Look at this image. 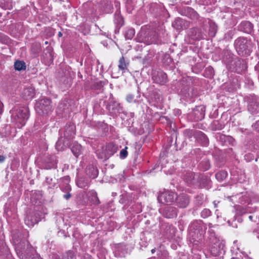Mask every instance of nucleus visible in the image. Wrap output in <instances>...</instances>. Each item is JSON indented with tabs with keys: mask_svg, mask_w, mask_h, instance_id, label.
<instances>
[{
	"mask_svg": "<svg viewBox=\"0 0 259 259\" xmlns=\"http://www.w3.org/2000/svg\"><path fill=\"white\" fill-rule=\"evenodd\" d=\"M209 180L207 178L200 176L199 179V182L196 185H199L201 187H206L209 186Z\"/></svg>",
	"mask_w": 259,
	"mask_h": 259,
	"instance_id": "b1692460",
	"label": "nucleus"
},
{
	"mask_svg": "<svg viewBox=\"0 0 259 259\" xmlns=\"http://www.w3.org/2000/svg\"><path fill=\"white\" fill-rule=\"evenodd\" d=\"M157 39H158L157 36H153L152 38H150V39H149V37H148L147 39L146 40V38L145 39H140V38H137V41L139 42H143L146 45H150L152 43H155Z\"/></svg>",
	"mask_w": 259,
	"mask_h": 259,
	"instance_id": "a878e982",
	"label": "nucleus"
},
{
	"mask_svg": "<svg viewBox=\"0 0 259 259\" xmlns=\"http://www.w3.org/2000/svg\"><path fill=\"white\" fill-rule=\"evenodd\" d=\"M210 28L213 29V31H211L210 33H212V35H214L217 31V26L214 24H213L211 25Z\"/></svg>",
	"mask_w": 259,
	"mask_h": 259,
	"instance_id": "4c0bfd02",
	"label": "nucleus"
},
{
	"mask_svg": "<svg viewBox=\"0 0 259 259\" xmlns=\"http://www.w3.org/2000/svg\"><path fill=\"white\" fill-rule=\"evenodd\" d=\"M205 231L201 221H195L189 227V235L192 238L191 241L195 244L201 239Z\"/></svg>",
	"mask_w": 259,
	"mask_h": 259,
	"instance_id": "f03ea898",
	"label": "nucleus"
},
{
	"mask_svg": "<svg viewBox=\"0 0 259 259\" xmlns=\"http://www.w3.org/2000/svg\"><path fill=\"white\" fill-rule=\"evenodd\" d=\"M115 23L117 24V26L121 27L124 24V21L122 17H117L115 20Z\"/></svg>",
	"mask_w": 259,
	"mask_h": 259,
	"instance_id": "2f4dec72",
	"label": "nucleus"
},
{
	"mask_svg": "<svg viewBox=\"0 0 259 259\" xmlns=\"http://www.w3.org/2000/svg\"><path fill=\"white\" fill-rule=\"evenodd\" d=\"M75 127L73 124L66 125L65 127L64 136L66 137H70L75 134Z\"/></svg>",
	"mask_w": 259,
	"mask_h": 259,
	"instance_id": "a211bd4d",
	"label": "nucleus"
},
{
	"mask_svg": "<svg viewBox=\"0 0 259 259\" xmlns=\"http://www.w3.org/2000/svg\"><path fill=\"white\" fill-rule=\"evenodd\" d=\"M71 196V195L69 192L63 195V197L66 200H68Z\"/></svg>",
	"mask_w": 259,
	"mask_h": 259,
	"instance_id": "ea45409f",
	"label": "nucleus"
},
{
	"mask_svg": "<svg viewBox=\"0 0 259 259\" xmlns=\"http://www.w3.org/2000/svg\"><path fill=\"white\" fill-rule=\"evenodd\" d=\"M235 47L239 55H248L250 51V41L245 38L239 37L235 41Z\"/></svg>",
	"mask_w": 259,
	"mask_h": 259,
	"instance_id": "20e7f679",
	"label": "nucleus"
},
{
	"mask_svg": "<svg viewBox=\"0 0 259 259\" xmlns=\"http://www.w3.org/2000/svg\"><path fill=\"white\" fill-rule=\"evenodd\" d=\"M12 120L18 127L24 125L29 118V109L26 107H15L11 111Z\"/></svg>",
	"mask_w": 259,
	"mask_h": 259,
	"instance_id": "f257e3e1",
	"label": "nucleus"
},
{
	"mask_svg": "<svg viewBox=\"0 0 259 259\" xmlns=\"http://www.w3.org/2000/svg\"><path fill=\"white\" fill-rule=\"evenodd\" d=\"M8 41V38L7 36L0 33V42L6 44Z\"/></svg>",
	"mask_w": 259,
	"mask_h": 259,
	"instance_id": "72a5a7b5",
	"label": "nucleus"
},
{
	"mask_svg": "<svg viewBox=\"0 0 259 259\" xmlns=\"http://www.w3.org/2000/svg\"><path fill=\"white\" fill-rule=\"evenodd\" d=\"M127 147H125L124 149H122L120 152V157L122 159H124L127 156Z\"/></svg>",
	"mask_w": 259,
	"mask_h": 259,
	"instance_id": "473e14b6",
	"label": "nucleus"
},
{
	"mask_svg": "<svg viewBox=\"0 0 259 259\" xmlns=\"http://www.w3.org/2000/svg\"><path fill=\"white\" fill-rule=\"evenodd\" d=\"M15 69L20 71L26 69L25 63L23 61H16L14 63Z\"/></svg>",
	"mask_w": 259,
	"mask_h": 259,
	"instance_id": "393cba45",
	"label": "nucleus"
},
{
	"mask_svg": "<svg viewBox=\"0 0 259 259\" xmlns=\"http://www.w3.org/2000/svg\"><path fill=\"white\" fill-rule=\"evenodd\" d=\"M176 197V194L172 192L165 191L161 192L158 196L159 202L164 204H169L173 202Z\"/></svg>",
	"mask_w": 259,
	"mask_h": 259,
	"instance_id": "39448f33",
	"label": "nucleus"
},
{
	"mask_svg": "<svg viewBox=\"0 0 259 259\" xmlns=\"http://www.w3.org/2000/svg\"><path fill=\"white\" fill-rule=\"evenodd\" d=\"M5 159V157L3 155H0V162H3Z\"/></svg>",
	"mask_w": 259,
	"mask_h": 259,
	"instance_id": "79ce46f5",
	"label": "nucleus"
},
{
	"mask_svg": "<svg viewBox=\"0 0 259 259\" xmlns=\"http://www.w3.org/2000/svg\"><path fill=\"white\" fill-rule=\"evenodd\" d=\"M253 127L257 131H259V120L257 121L253 125Z\"/></svg>",
	"mask_w": 259,
	"mask_h": 259,
	"instance_id": "58836bf2",
	"label": "nucleus"
},
{
	"mask_svg": "<svg viewBox=\"0 0 259 259\" xmlns=\"http://www.w3.org/2000/svg\"><path fill=\"white\" fill-rule=\"evenodd\" d=\"M227 176V173L225 171H221L215 174L216 179L219 181H222L224 180Z\"/></svg>",
	"mask_w": 259,
	"mask_h": 259,
	"instance_id": "c85d7f7f",
	"label": "nucleus"
},
{
	"mask_svg": "<svg viewBox=\"0 0 259 259\" xmlns=\"http://www.w3.org/2000/svg\"><path fill=\"white\" fill-rule=\"evenodd\" d=\"M18 247H19V246H18V247H16V251H17V250L19 249H18Z\"/></svg>",
	"mask_w": 259,
	"mask_h": 259,
	"instance_id": "603ef678",
	"label": "nucleus"
},
{
	"mask_svg": "<svg viewBox=\"0 0 259 259\" xmlns=\"http://www.w3.org/2000/svg\"><path fill=\"white\" fill-rule=\"evenodd\" d=\"M128 65V62H126L123 56L120 58L118 64V68L119 70H122L123 72H125V71L128 70L127 67Z\"/></svg>",
	"mask_w": 259,
	"mask_h": 259,
	"instance_id": "4be33fe9",
	"label": "nucleus"
},
{
	"mask_svg": "<svg viewBox=\"0 0 259 259\" xmlns=\"http://www.w3.org/2000/svg\"><path fill=\"white\" fill-rule=\"evenodd\" d=\"M65 190L66 191H70L71 190V187L69 185H67L66 187H65Z\"/></svg>",
	"mask_w": 259,
	"mask_h": 259,
	"instance_id": "37998d69",
	"label": "nucleus"
},
{
	"mask_svg": "<svg viewBox=\"0 0 259 259\" xmlns=\"http://www.w3.org/2000/svg\"><path fill=\"white\" fill-rule=\"evenodd\" d=\"M3 104L2 102H0V115L3 112Z\"/></svg>",
	"mask_w": 259,
	"mask_h": 259,
	"instance_id": "a19ab883",
	"label": "nucleus"
},
{
	"mask_svg": "<svg viewBox=\"0 0 259 259\" xmlns=\"http://www.w3.org/2000/svg\"><path fill=\"white\" fill-rule=\"evenodd\" d=\"M71 150L74 155L77 157L81 153L82 147L78 143H74L71 147Z\"/></svg>",
	"mask_w": 259,
	"mask_h": 259,
	"instance_id": "412c9836",
	"label": "nucleus"
},
{
	"mask_svg": "<svg viewBox=\"0 0 259 259\" xmlns=\"http://www.w3.org/2000/svg\"><path fill=\"white\" fill-rule=\"evenodd\" d=\"M35 95L34 89L32 87L25 88L21 93L22 97L25 100H30L33 98Z\"/></svg>",
	"mask_w": 259,
	"mask_h": 259,
	"instance_id": "4468645a",
	"label": "nucleus"
},
{
	"mask_svg": "<svg viewBox=\"0 0 259 259\" xmlns=\"http://www.w3.org/2000/svg\"><path fill=\"white\" fill-rule=\"evenodd\" d=\"M200 175L192 172H187L184 175V180L189 185H196L199 182Z\"/></svg>",
	"mask_w": 259,
	"mask_h": 259,
	"instance_id": "6e6552de",
	"label": "nucleus"
},
{
	"mask_svg": "<svg viewBox=\"0 0 259 259\" xmlns=\"http://www.w3.org/2000/svg\"><path fill=\"white\" fill-rule=\"evenodd\" d=\"M207 70L209 71L210 72V75L212 74V72H213V69L212 68H208L207 69Z\"/></svg>",
	"mask_w": 259,
	"mask_h": 259,
	"instance_id": "c03bdc74",
	"label": "nucleus"
},
{
	"mask_svg": "<svg viewBox=\"0 0 259 259\" xmlns=\"http://www.w3.org/2000/svg\"><path fill=\"white\" fill-rule=\"evenodd\" d=\"M199 166L203 170H206L210 167L209 162L208 160L203 161L199 164Z\"/></svg>",
	"mask_w": 259,
	"mask_h": 259,
	"instance_id": "c756f323",
	"label": "nucleus"
},
{
	"mask_svg": "<svg viewBox=\"0 0 259 259\" xmlns=\"http://www.w3.org/2000/svg\"><path fill=\"white\" fill-rule=\"evenodd\" d=\"M76 184L79 188H85L88 186L89 180L83 177L78 178L76 180Z\"/></svg>",
	"mask_w": 259,
	"mask_h": 259,
	"instance_id": "5701e85b",
	"label": "nucleus"
},
{
	"mask_svg": "<svg viewBox=\"0 0 259 259\" xmlns=\"http://www.w3.org/2000/svg\"><path fill=\"white\" fill-rule=\"evenodd\" d=\"M252 218H253V217H252V215H250V216L249 217V219L250 220H252Z\"/></svg>",
	"mask_w": 259,
	"mask_h": 259,
	"instance_id": "09e8293b",
	"label": "nucleus"
},
{
	"mask_svg": "<svg viewBox=\"0 0 259 259\" xmlns=\"http://www.w3.org/2000/svg\"><path fill=\"white\" fill-rule=\"evenodd\" d=\"M241 26L243 27L244 31L247 32L251 31L253 27L252 24L249 21L242 22Z\"/></svg>",
	"mask_w": 259,
	"mask_h": 259,
	"instance_id": "bb28decb",
	"label": "nucleus"
},
{
	"mask_svg": "<svg viewBox=\"0 0 259 259\" xmlns=\"http://www.w3.org/2000/svg\"><path fill=\"white\" fill-rule=\"evenodd\" d=\"M211 214V211L209 209L204 208L201 212V215L203 218H207Z\"/></svg>",
	"mask_w": 259,
	"mask_h": 259,
	"instance_id": "7c9ffc66",
	"label": "nucleus"
},
{
	"mask_svg": "<svg viewBox=\"0 0 259 259\" xmlns=\"http://www.w3.org/2000/svg\"><path fill=\"white\" fill-rule=\"evenodd\" d=\"M64 179H65L67 182H68L69 181V177H65L64 178Z\"/></svg>",
	"mask_w": 259,
	"mask_h": 259,
	"instance_id": "a18cd8bd",
	"label": "nucleus"
},
{
	"mask_svg": "<svg viewBox=\"0 0 259 259\" xmlns=\"http://www.w3.org/2000/svg\"><path fill=\"white\" fill-rule=\"evenodd\" d=\"M46 163L48 165H46V168L50 169L52 168H56L57 165V160L55 156H51L46 159Z\"/></svg>",
	"mask_w": 259,
	"mask_h": 259,
	"instance_id": "6ab92c4d",
	"label": "nucleus"
},
{
	"mask_svg": "<svg viewBox=\"0 0 259 259\" xmlns=\"http://www.w3.org/2000/svg\"><path fill=\"white\" fill-rule=\"evenodd\" d=\"M177 209L174 206L165 207L162 211L163 215L167 218H173L177 215Z\"/></svg>",
	"mask_w": 259,
	"mask_h": 259,
	"instance_id": "f8f14e48",
	"label": "nucleus"
},
{
	"mask_svg": "<svg viewBox=\"0 0 259 259\" xmlns=\"http://www.w3.org/2000/svg\"><path fill=\"white\" fill-rule=\"evenodd\" d=\"M197 140L201 142L203 146H206L208 144V139L206 136L202 132L199 131L196 134Z\"/></svg>",
	"mask_w": 259,
	"mask_h": 259,
	"instance_id": "f3484780",
	"label": "nucleus"
},
{
	"mask_svg": "<svg viewBox=\"0 0 259 259\" xmlns=\"http://www.w3.org/2000/svg\"><path fill=\"white\" fill-rule=\"evenodd\" d=\"M59 143H60V141H58L56 143V146L57 149H58V146H59Z\"/></svg>",
	"mask_w": 259,
	"mask_h": 259,
	"instance_id": "49530a36",
	"label": "nucleus"
},
{
	"mask_svg": "<svg viewBox=\"0 0 259 259\" xmlns=\"http://www.w3.org/2000/svg\"><path fill=\"white\" fill-rule=\"evenodd\" d=\"M126 100L129 103H131L133 102H135L136 101V100L134 99V95H133L132 94H128L127 95Z\"/></svg>",
	"mask_w": 259,
	"mask_h": 259,
	"instance_id": "f704fd0d",
	"label": "nucleus"
},
{
	"mask_svg": "<svg viewBox=\"0 0 259 259\" xmlns=\"http://www.w3.org/2000/svg\"><path fill=\"white\" fill-rule=\"evenodd\" d=\"M48 180H49V178H47L46 179V181H47V182L49 183V182L48 181Z\"/></svg>",
	"mask_w": 259,
	"mask_h": 259,
	"instance_id": "3c124183",
	"label": "nucleus"
},
{
	"mask_svg": "<svg viewBox=\"0 0 259 259\" xmlns=\"http://www.w3.org/2000/svg\"><path fill=\"white\" fill-rule=\"evenodd\" d=\"M85 171L87 175L92 179H95L98 175V169L92 165H89L86 168Z\"/></svg>",
	"mask_w": 259,
	"mask_h": 259,
	"instance_id": "dca6fc26",
	"label": "nucleus"
},
{
	"mask_svg": "<svg viewBox=\"0 0 259 259\" xmlns=\"http://www.w3.org/2000/svg\"><path fill=\"white\" fill-rule=\"evenodd\" d=\"M51 101L46 98H42L36 101L35 109L36 112L40 115L49 114L52 111Z\"/></svg>",
	"mask_w": 259,
	"mask_h": 259,
	"instance_id": "7ed1b4c3",
	"label": "nucleus"
},
{
	"mask_svg": "<svg viewBox=\"0 0 259 259\" xmlns=\"http://www.w3.org/2000/svg\"><path fill=\"white\" fill-rule=\"evenodd\" d=\"M196 30H197L196 29H195L193 30V31H196Z\"/></svg>",
	"mask_w": 259,
	"mask_h": 259,
	"instance_id": "864d4df0",
	"label": "nucleus"
},
{
	"mask_svg": "<svg viewBox=\"0 0 259 259\" xmlns=\"http://www.w3.org/2000/svg\"><path fill=\"white\" fill-rule=\"evenodd\" d=\"M135 34V29L133 28H130L125 31L124 36L126 39H132Z\"/></svg>",
	"mask_w": 259,
	"mask_h": 259,
	"instance_id": "cd10ccee",
	"label": "nucleus"
},
{
	"mask_svg": "<svg viewBox=\"0 0 259 259\" xmlns=\"http://www.w3.org/2000/svg\"><path fill=\"white\" fill-rule=\"evenodd\" d=\"M112 106H113V107H112V109H114V108H117L119 106V104L117 102H114L113 103V104L112 105L111 102L108 105L109 110L111 109Z\"/></svg>",
	"mask_w": 259,
	"mask_h": 259,
	"instance_id": "c9c22d12",
	"label": "nucleus"
},
{
	"mask_svg": "<svg viewBox=\"0 0 259 259\" xmlns=\"http://www.w3.org/2000/svg\"><path fill=\"white\" fill-rule=\"evenodd\" d=\"M189 25V22L180 17L176 18L172 26L178 30L187 28Z\"/></svg>",
	"mask_w": 259,
	"mask_h": 259,
	"instance_id": "9d476101",
	"label": "nucleus"
},
{
	"mask_svg": "<svg viewBox=\"0 0 259 259\" xmlns=\"http://www.w3.org/2000/svg\"><path fill=\"white\" fill-rule=\"evenodd\" d=\"M117 146L113 143L109 144L106 149V153L104 156H99L101 159H107L113 155L117 150Z\"/></svg>",
	"mask_w": 259,
	"mask_h": 259,
	"instance_id": "9b49d317",
	"label": "nucleus"
},
{
	"mask_svg": "<svg viewBox=\"0 0 259 259\" xmlns=\"http://www.w3.org/2000/svg\"><path fill=\"white\" fill-rule=\"evenodd\" d=\"M176 202L180 207L185 208L189 203V199L186 195H180L176 198Z\"/></svg>",
	"mask_w": 259,
	"mask_h": 259,
	"instance_id": "ddd939ff",
	"label": "nucleus"
},
{
	"mask_svg": "<svg viewBox=\"0 0 259 259\" xmlns=\"http://www.w3.org/2000/svg\"><path fill=\"white\" fill-rule=\"evenodd\" d=\"M229 65L230 69L238 73L241 72L246 68L244 62L237 58L230 61Z\"/></svg>",
	"mask_w": 259,
	"mask_h": 259,
	"instance_id": "0eeeda50",
	"label": "nucleus"
},
{
	"mask_svg": "<svg viewBox=\"0 0 259 259\" xmlns=\"http://www.w3.org/2000/svg\"><path fill=\"white\" fill-rule=\"evenodd\" d=\"M248 110L252 114H256L259 112V98L252 95L250 96L248 99Z\"/></svg>",
	"mask_w": 259,
	"mask_h": 259,
	"instance_id": "423d86ee",
	"label": "nucleus"
},
{
	"mask_svg": "<svg viewBox=\"0 0 259 259\" xmlns=\"http://www.w3.org/2000/svg\"><path fill=\"white\" fill-rule=\"evenodd\" d=\"M59 35L60 36H62V33L60 32H59Z\"/></svg>",
	"mask_w": 259,
	"mask_h": 259,
	"instance_id": "8fccbe9b",
	"label": "nucleus"
},
{
	"mask_svg": "<svg viewBox=\"0 0 259 259\" xmlns=\"http://www.w3.org/2000/svg\"><path fill=\"white\" fill-rule=\"evenodd\" d=\"M223 244L219 241H217L211 248V252L214 255H218L221 253V249L223 248Z\"/></svg>",
	"mask_w": 259,
	"mask_h": 259,
	"instance_id": "2eb2a0df",
	"label": "nucleus"
},
{
	"mask_svg": "<svg viewBox=\"0 0 259 259\" xmlns=\"http://www.w3.org/2000/svg\"><path fill=\"white\" fill-rule=\"evenodd\" d=\"M152 79L155 83L160 85L164 84L167 81L166 74L162 71L154 73Z\"/></svg>",
	"mask_w": 259,
	"mask_h": 259,
	"instance_id": "1a4fd4ad",
	"label": "nucleus"
},
{
	"mask_svg": "<svg viewBox=\"0 0 259 259\" xmlns=\"http://www.w3.org/2000/svg\"><path fill=\"white\" fill-rule=\"evenodd\" d=\"M202 37V34L198 33V35L196 33L195 35H192V38L194 39H199Z\"/></svg>",
	"mask_w": 259,
	"mask_h": 259,
	"instance_id": "e433bc0d",
	"label": "nucleus"
},
{
	"mask_svg": "<svg viewBox=\"0 0 259 259\" xmlns=\"http://www.w3.org/2000/svg\"><path fill=\"white\" fill-rule=\"evenodd\" d=\"M155 248H154V249H152L151 250V252H152V253H154V252H155Z\"/></svg>",
	"mask_w": 259,
	"mask_h": 259,
	"instance_id": "de8ad7c7",
	"label": "nucleus"
},
{
	"mask_svg": "<svg viewBox=\"0 0 259 259\" xmlns=\"http://www.w3.org/2000/svg\"><path fill=\"white\" fill-rule=\"evenodd\" d=\"M39 220L32 215H27L25 219V223L28 226H33L35 224L37 223Z\"/></svg>",
	"mask_w": 259,
	"mask_h": 259,
	"instance_id": "aec40b11",
	"label": "nucleus"
}]
</instances>
